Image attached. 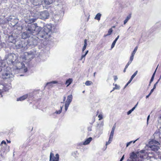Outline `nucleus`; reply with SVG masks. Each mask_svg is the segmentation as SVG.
I'll return each mask as SVG.
<instances>
[{"label":"nucleus","mask_w":161,"mask_h":161,"mask_svg":"<svg viewBox=\"0 0 161 161\" xmlns=\"http://www.w3.org/2000/svg\"><path fill=\"white\" fill-rule=\"evenodd\" d=\"M128 85V84L127 83L126 84V85L125 86L124 88H125Z\"/></svg>","instance_id":"338daca9"},{"label":"nucleus","mask_w":161,"mask_h":161,"mask_svg":"<svg viewBox=\"0 0 161 161\" xmlns=\"http://www.w3.org/2000/svg\"><path fill=\"white\" fill-rule=\"evenodd\" d=\"M114 80L115 81H116L118 79V77H117V76H114Z\"/></svg>","instance_id":"37998d69"},{"label":"nucleus","mask_w":161,"mask_h":161,"mask_svg":"<svg viewBox=\"0 0 161 161\" xmlns=\"http://www.w3.org/2000/svg\"><path fill=\"white\" fill-rule=\"evenodd\" d=\"M59 18V15H57L55 16V18L54 19L55 22H57L58 21V18Z\"/></svg>","instance_id":"2f4dec72"},{"label":"nucleus","mask_w":161,"mask_h":161,"mask_svg":"<svg viewBox=\"0 0 161 161\" xmlns=\"http://www.w3.org/2000/svg\"><path fill=\"white\" fill-rule=\"evenodd\" d=\"M69 105V104H66L65 103V104L64 107H65V111H66L68 109V108Z\"/></svg>","instance_id":"c9c22d12"},{"label":"nucleus","mask_w":161,"mask_h":161,"mask_svg":"<svg viewBox=\"0 0 161 161\" xmlns=\"http://www.w3.org/2000/svg\"><path fill=\"white\" fill-rule=\"evenodd\" d=\"M138 139H136V140H135V141H130V142H128L126 144V147H128V146H129L132 142L133 143H135L136 142V141H137Z\"/></svg>","instance_id":"c756f323"},{"label":"nucleus","mask_w":161,"mask_h":161,"mask_svg":"<svg viewBox=\"0 0 161 161\" xmlns=\"http://www.w3.org/2000/svg\"><path fill=\"white\" fill-rule=\"evenodd\" d=\"M13 76L12 74L8 73V72L4 73L3 74V78L7 79L10 78V77H12Z\"/></svg>","instance_id":"4468645a"},{"label":"nucleus","mask_w":161,"mask_h":161,"mask_svg":"<svg viewBox=\"0 0 161 161\" xmlns=\"http://www.w3.org/2000/svg\"><path fill=\"white\" fill-rule=\"evenodd\" d=\"M149 117H150V115H149L147 117V124H148V120L149 119Z\"/></svg>","instance_id":"49530a36"},{"label":"nucleus","mask_w":161,"mask_h":161,"mask_svg":"<svg viewBox=\"0 0 161 161\" xmlns=\"http://www.w3.org/2000/svg\"><path fill=\"white\" fill-rule=\"evenodd\" d=\"M13 65L15 66L14 68L17 69H19L25 66V64L22 62H18V59L17 60L16 63H15L14 65Z\"/></svg>","instance_id":"9b49d317"},{"label":"nucleus","mask_w":161,"mask_h":161,"mask_svg":"<svg viewBox=\"0 0 161 161\" xmlns=\"http://www.w3.org/2000/svg\"><path fill=\"white\" fill-rule=\"evenodd\" d=\"M131 14H130L128 16H127V17H126V18L125 19V20L124 21V25H125L127 22H128V21L130 19L131 17Z\"/></svg>","instance_id":"4be33fe9"},{"label":"nucleus","mask_w":161,"mask_h":161,"mask_svg":"<svg viewBox=\"0 0 161 161\" xmlns=\"http://www.w3.org/2000/svg\"><path fill=\"white\" fill-rule=\"evenodd\" d=\"M42 1V0H32L33 4L36 6L40 5Z\"/></svg>","instance_id":"dca6fc26"},{"label":"nucleus","mask_w":161,"mask_h":161,"mask_svg":"<svg viewBox=\"0 0 161 161\" xmlns=\"http://www.w3.org/2000/svg\"><path fill=\"white\" fill-rule=\"evenodd\" d=\"M27 97L28 96L27 95H25L19 98H17V101H23L26 99Z\"/></svg>","instance_id":"6ab92c4d"},{"label":"nucleus","mask_w":161,"mask_h":161,"mask_svg":"<svg viewBox=\"0 0 161 161\" xmlns=\"http://www.w3.org/2000/svg\"><path fill=\"white\" fill-rule=\"evenodd\" d=\"M3 68V67L0 66V72L2 71Z\"/></svg>","instance_id":"680f3d73"},{"label":"nucleus","mask_w":161,"mask_h":161,"mask_svg":"<svg viewBox=\"0 0 161 161\" xmlns=\"http://www.w3.org/2000/svg\"><path fill=\"white\" fill-rule=\"evenodd\" d=\"M8 21H10L12 23L13 22V21H15V23H14V24H11L12 25L14 26L18 23V20L17 19L15 18L14 17H12L11 16H10L8 19Z\"/></svg>","instance_id":"f8f14e48"},{"label":"nucleus","mask_w":161,"mask_h":161,"mask_svg":"<svg viewBox=\"0 0 161 161\" xmlns=\"http://www.w3.org/2000/svg\"><path fill=\"white\" fill-rule=\"evenodd\" d=\"M40 38L36 36H33L29 38L28 40L27 41V42H26L27 44L28 45V48H29V46H35L37 45L38 40L39 38Z\"/></svg>","instance_id":"0eeeda50"},{"label":"nucleus","mask_w":161,"mask_h":161,"mask_svg":"<svg viewBox=\"0 0 161 161\" xmlns=\"http://www.w3.org/2000/svg\"><path fill=\"white\" fill-rule=\"evenodd\" d=\"M88 50L86 52V53H85V54L86 55L88 53Z\"/></svg>","instance_id":"69168bd1"},{"label":"nucleus","mask_w":161,"mask_h":161,"mask_svg":"<svg viewBox=\"0 0 161 161\" xmlns=\"http://www.w3.org/2000/svg\"><path fill=\"white\" fill-rule=\"evenodd\" d=\"M157 68V67L155 69V71L154 72V73H153V74L152 75V77L151 78V79L150 80V83H151L153 81V80L154 78V77L155 76V75Z\"/></svg>","instance_id":"cd10ccee"},{"label":"nucleus","mask_w":161,"mask_h":161,"mask_svg":"<svg viewBox=\"0 0 161 161\" xmlns=\"http://www.w3.org/2000/svg\"><path fill=\"white\" fill-rule=\"evenodd\" d=\"M63 105L62 106L60 107V109L59 110H61V112L62 110V109H63Z\"/></svg>","instance_id":"6e6d98bb"},{"label":"nucleus","mask_w":161,"mask_h":161,"mask_svg":"<svg viewBox=\"0 0 161 161\" xmlns=\"http://www.w3.org/2000/svg\"><path fill=\"white\" fill-rule=\"evenodd\" d=\"M138 72V71L136 70L134 73V74L131 76V78H132L133 79L134 78Z\"/></svg>","instance_id":"72a5a7b5"},{"label":"nucleus","mask_w":161,"mask_h":161,"mask_svg":"<svg viewBox=\"0 0 161 161\" xmlns=\"http://www.w3.org/2000/svg\"><path fill=\"white\" fill-rule=\"evenodd\" d=\"M136 108L135 107H133L131 109V110L133 111Z\"/></svg>","instance_id":"bf43d9fd"},{"label":"nucleus","mask_w":161,"mask_h":161,"mask_svg":"<svg viewBox=\"0 0 161 161\" xmlns=\"http://www.w3.org/2000/svg\"><path fill=\"white\" fill-rule=\"evenodd\" d=\"M14 44L17 48H22L24 50H26L28 48V45L25 41H16Z\"/></svg>","instance_id":"423d86ee"},{"label":"nucleus","mask_w":161,"mask_h":161,"mask_svg":"<svg viewBox=\"0 0 161 161\" xmlns=\"http://www.w3.org/2000/svg\"><path fill=\"white\" fill-rule=\"evenodd\" d=\"M153 157V153L147 152L145 150H142L135 153L132 152L130 155V159L127 161H143V159H148Z\"/></svg>","instance_id":"f03ea898"},{"label":"nucleus","mask_w":161,"mask_h":161,"mask_svg":"<svg viewBox=\"0 0 161 161\" xmlns=\"http://www.w3.org/2000/svg\"><path fill=\"white\" fill-rule=\"evenodd\" d=\"M87 40L86 39H85L84 40V46L86 47V46H87Z\"/></svg>","instance_id":"a19ab883"},{"label":"nucleus","mask_w":161,"mask_h":161,"mask_svg":"<svg viewBox=\"0 0 161 161\" xmlns=\"http://www.w3.org/2000/svg\"><path fill=\"white\" fill-rule=\"evenodd\" d=\"M133 58H134L130 57V61L128 62L127 64L129 65V64L131 63V62L133 61Z\"/></svg>","instance_id":"f704fd0d"},{"label":"nucleus","mask_w":161,"mask_h":161,"mask_svg":"<svg viewBox=\"0 0 161 161\" xmlns=\"http://www.w3.org/2000/svg\"><path fill=\"white\" fill-rule=\"evenodd\" d=\"M1 144H6V142L4 141H3L1 143Z\"/></svg>","instance_id":"3c124183"},{"label":"nucleus","mask_w":161,"mask_h":161,"mask_svg":"<svg viewBox=\"0 0 161 161\" xmlns=\"http://www.w3.org/2000/svg\"><path fill=\"white\" fill-rule=\"evenodd\" d=\"M66 98V97L65 96H64L63 97V103H64V102Z\"/></svg>","instance_id":"09e8293b"},{"label":"nucleus","mask_w":161,"mask_h":161,"mask_svg":"<svg viewBox=\"0 0 161 161\" xmlns=\"http://www.w3.org/2000/svg\"><path fill=\"white\" fill-rule=\"evenodd\" d=\"M36 14L37 15V18L43 20L48 18L49 16V14L47 10L38 12Z\"/></svg>","instance_id":"6e6552de"},{"label":"nucleus","mask_w":161,"mask_h":161,"mask_svg":"<svg viewBox=\"0 0 161 161\" xmlns=\"http://www.w3.org/2000/svg\"><path fill=\"white\" fill-rule=\"evenodd\" d=\"M86 47L85 46L83 47V48H82V51L83 52L86 49Z\"/></svg>","instance_id":"603ef678"},{"label":"nucleus","mask_w":161,"mask_h":161,"mask_svg":"<svg viewBox=\"0 0 161 161\" xmlns=\"http://www.w3.org/2000/svg\"><path fill=\"white\" fill-rule=\"evenodd\" d=\"M55 0H44V3L43 4H45L46 5H49L52 3Z\"/></svg>","instance_id":"f3484780"},{"label":"nucleus","mask_w":161,"mask_h":161,"mask_svg":"<svg viewBox=\"0 0 161 161\" xmlns=\"http://www.w3.org/2000/svg\"><path fill=\"white\" fill-rule=\"evenodd\" d=\"M115 127H116V126H115V125H114L113 127V128H112V130L111 132V133H110V135L109 136V140H110V139H113V138L114 132V130L115 128Z\"/></svg>","instance_id":"a211bd4d"},{"label":"nucleus","mask_w":161,"mask_h":161,"mask_svg":"<svg viewBox=\"0 0 161 161\" xmlns=\"http://www.w3.org/2000/svg\"><path fill=\"white\" fill-rule=\"evenodd\" d=\"M35 19L34 18H29V21H25L29 23L26 26L25 30L31 35H37L40 38L47 39L50 36L52 33L56 32L57 28L55 26L52 24L46 25L43 27L41 31V27L37 26L36 23L31 24L35 22Z\"/></svg>","instance_id":"f257e3e1"},{"label":"nucleus","mask_w":161,"mask_h":161,"mask_svg":"<svg viewBox=\"0 0 161 161\" xmlns=\"http://www.w3.org/2000/svg\"><path fill=\"white\" fill-rule=\"evenodd\" d=\"M129 65L128 64H127L126 65L125 68L127 69L128 68V67L129 66Z\"/></svg>","instance_id":"052dcab7"},{"label":"nucleus","mask_w":161,"mask_h":161,"mask_svg":"<svg viewBox=\"0 0 161 161\" xmlns=\"http://www.w3.org/2000/svg\"><path fill=\"white\" fill-rule=\"evenodd\" d=\"M151 94L149 93V94H148V95H147V96H146V98H148V97L150 96Z\"/></svg>","instance_id":"864d4df0"},{"label":"nucleus","mask_w":161,"mask_h":161,"mask_svg":"<svg viewBox=\"0 0 161 161\" xmlns=\"http://www.w3.org/2000/svg\"><path fill=\"white\" fill-rule=\"evenodd\" d=\"M112 139H110V140L109 138L108 142H106V145L109 144L112 141Z\"/></svg>","instance_id":"4c0bfd02"},{"label":"nucleus","mask_w":161,"mask_h":161,"mask_svg":"<svg viewBox=\"0 0 161 161\" xmlns=\"http://www.w3.org/2000/svg\"><path fill=\"white\" fill-rule=\"evenodd\" d=\"M59 160V155L57 153L55 155V157L54 155L51 152L50 153L49 161H58Z\"/></svg>","instance_id":"9d476101"},{"label":"nucleus","mask_w":161,"mask_h":161,"mask_svg":"<svg viewBox=\"0 0 161 161\" xmlns=\"http://www.w3.org/2000/svg\"><path fill=\"white\" fill-rule=\"evenodd\" d=\"M5 65V64L4 62L2 60H0V66L3 67Z\"/></svg>","instance_id":"c85d7f7f"},{"label":"nucleus","mask_w":161,"mask_h":161,"mask_svg":"<svg viewBox=\"0 0 161 161\" xmlns=\"http://www.w3.org/2000/svg\"><path fill=\"white\" fill-rule=\"evenodd\" d=\"M126 69V68H125V69H124V70H123V72H125Z\"/></svg>","instance_id":"0e129e2a"},{"label":"nucleus","mask_w":161,"mask_h":161,"mask_svg":"<svg viewBox=\"0 0 161 161\" xmlns=\"http://www.w3.org/2000/svg\"><path fill=\"white\" fill-rule=\"evenodd\" d=\"M124 158V155H123V156L121 158V159H120L119 161H122L123 160Z\"/></svg>","instance_id":"de8ad7c7"},{"label":"nucleus","mask_w":161,"mask_h":161,"mask_svg":"<svg viewBox=\"0 0 161 161\" xmlns=\"http://www.w3.org/2000/svg\"><path fill=\"white\" fill-rule=\"evenodd\" d=\"M73 81L72 79L71 78H69V79L67 80L65 84H67V86H68L69 85H70L71 83Z\"/></svg>","instance_id":"5701e85b"},{"label":"nucleus","mask_w":161,"mask_h":161,"mask_svg":"<svg viewBox=\"0 0 161 161\" xmlns=\"http://www.w3.org/2000/svg\"><path fill=\"white\" fill-rule=\"evenodd\" d=\"M138 102L135 105V106H134L136 108V107H137V105H138Z\"/></svg>","instance_id":"774afa93"},{"label":"nucleus","mask_w":161,"mask_h":161,"mask_svg":"<svg viewBox=\"0 0 161 161\" xmlns=\"http://www.w3.org/2000/svg\"><path fill=\"white\" fill-rule=\"evenodd\" d=\"M133 80V79L131 77L130 78V80H129V81H130V82H131V81L132 80Z\"/></svg>","instance_id":"e2e57ef3"},{"label":"nucleus","mask_w":161,"mask_h":161,"mask_svg":"<svg viewBox=\"0 0 161 161\" xmlns=\"http://www.w3.org/2000/svg\"><path fill=\"white\" fill-rule=\"evenodd\" d=\"M73 96L72 95H70L67 97V99L65 102V103L69 105L72 101Z\"/></svg>","instance_id":"2eb2a0df"},{"label":"nucleus","mask_w":161,"mask_h":161,"mask_svg":"<svg viewBox=\"0 0 161 161\" xmlns=\"http://www.w3.org/2000/svg\"><path fill=\"white\" fill-rule=\"evenodd\" d=\"M155 89H153V88L150 91V93L151 94L153 92L154 90Z\"/></svg>","instance_id":"8fccbe9b"},{"label":"nucleus","mask_w":161,"mask_h":161,"mask_svg":"<svg viewBox=\"0 0 161 161\" xmlns=\"http://www.w3.org/2000/svg\"><path fill=\"white\" fill-rule=\"evenodd\" d=\"M5 59L7 63L9 65H14L18 59L17 55L14 53H10L5 56Z\"/></svg>","instance_id":"7ed1b4c3"},{"label":"nucleus","mask_w":161,"mask_h":161,"mask_svg":"<svg viewBox=\"0 0 161 161\" xmlns=\"http://www.w3.org/2000/svg\"><path fill=\"white\" fill-rule=\"evenodd\" d=\"M156 85L155 84H154V86H153V89H155L156 88Z\"/></svg>","instance_id":"13d9d810"},{"label":"nucleus","mask_w":161,"mask_h":161,"mask_svg":"<svg viewBox=\"0 0 161 161\" xmlns=\"http://www.w3.org/2000/svg\"><path fill=\"white\" fill-rule=\"evenodd\" d=\"M152 145L149 146V148L151 150L156 152V153L158 155V158H161V149L159 148V143L157 141H155L153 142Z\"/></svg>","instance_id":"39448f33"},{"label":"nucleus","mask_w":161,"mask_h":161,"mask_svg":"<svg viewBox=\"0 0 161 161\" xmlns=\"http://www.w3.org/2000/svg\"><path fill=\"white\" fill-rule=\"evenodd\" d=\"M113 31V30L112 29V28H111L109 29L108 31V34L106 35H104V37H106V36H109V35H110L111 34V33H112Z\"/></svg>","instance_id":"a878e982"},{"label":"nucleus","mask_w":161,"mask_h":161,"mask_svg":"<svg viewBox=\"0 0 161 161\" xmlns=\"http://www.w3.org/2000/svg\"><path fill=\"white\" fill-rule=\"evenodd\" d=\"M86 55L85 54L83 55H82L81 57V58L80 59V60H81L84 58H85Z\"/></svg>","instance_id":"a18cd8bd"},{"label":"nucleus","mask_w":161,"mask_h":161,"mask_svg":"<svg viewBox=\"0 0 161 161\" xmlns=\"http://www.w3.org/2000/svg\"><path fill=\"white\" fill-rule=\"evenodd\" d=\"M120 88V86L116 84L115 85V87H114V89L119 90V89Z\"/></svg>","instance_id":"473e14b6"},{"label":"nucleus","mask_w":161,"mask_h":161,"mask_svg":"<svg viewBox=\"0 0 161 161\" xmlns=\"http://www.w3.org/2000/svg\"><path fill=\"white\" fill-rule=\"evenodd\" d=\"M27 71V68H26L24 69V71L25 72H26Z\"/></svg>","instance_id":"5fc2aeb1"},{"label":"nucleus","mask_w":161,"mask_h":161,"mask_svg":"<svg viewBox=\"0 0 161 161\" xmlns=\"http://www.w3.org/2000/svg\"><path fill=\"white\" fill-rule=\"evenodd\" d=\"M92 126H91L88 128V130L89 131H91L92 130Z\"/></svg>","instance_id":"c03bdc74"},{"label":"nucleus","mask_w":161,"mask_h":161,"mask_svg":"<svg viewBox=\"0 0 161 161\" xmlns=\"http://www.w3.org/2000/svg\"><path fill=\"white\" fill-rule=\"evenodd\" d=\"M92 84V82L88 80L86 82L85 84L87 86H90Z\"/></svg>","instance_id":"7c9ffc66"},{"label":"nucleus","mask_w":161,"mask_h":161,"mask_svg":"<svg viewBox=\"0 0 161 161\" xmlns=\"http://www.w3.org/2000/svg\"><path fill=\"white\" fill-rule=\"evenodd\" d=\"M98 117L99 118V120H100L102 119H103V115L102 114H99L98 115Z\"/></svg>","instance_id":"ea45409f"},{"label":"nucleus","mask_w":161,"mask_h":161,"mask_svg":"<svg viewBox=\"0 0 161 161\" xmlns=\"http://www.w3.org/2000/svg\"><path fill=\"white\" fill-rule=\"evenodd\" d=\"M61 112V110H59L58 111H56L54 114H60Z\"/></svg>","instance_id":"58836bf2"},{"label":"nucleus","mask_w":161,"mask_h":161,"mask_svg":"<svg viewBox=\"0 0 161 161\" xmlns=\"http://www.w3.org/2000/svg\"><path fill=\"white\" fill-rule=\"evenodd\" d=\"M137 48H138V47L137 46L136 47H135L134 51H133V52H132V53L131 54V55L130 56L131 57L134 58V56L137 50Z\"/></svg>","instance_id":"bb28decb"},{"label":"nucleus","mask_w":161,"mask_h":161,"mask_svg":"<svg viewBox=\"0 0 161 161\" xmlns=\"http://www.w3.org/2000/svg\"><path fill=\"white\" fill-rule=\"evenodd\" d=\"M119 38V36H118L117 37L115 38V40L114 41V42H113L111 46V49H112L114 47L115 43L118 39Z\"/></svg>","instance_id":"412c9836"},{"label":"nucleus","mask_w":161,"mask_h":161,"mask_svg":"<svg viewBox=\"0 0 161 161\" xmlns=\"http://www.w3.org/2000/svg\"><path fill=\"white\" fill-rule=\"evenodd\" d=\"M92 140V138L91 137H90L87 139L83 143V144L84 145H87L90 143Z\"/></svg>","instance_id":"aec40b11"},{"label":"nucleus","mask_w":161,"mask_h":161,"mask_svg":"<svg viewBox=\"0 0 161 161\" xmlns=\"http://www.w3.org/2000/svg\"><path fill=\"white\" fill-rule=\"evenodd\" d=\"M57 83V82L56 81H52L50 82L47 83L46 84V85L52 86L53 84H55Z\"/></svg>","instance_id":"393cba45"},{"label":"nucleus","mask_w":161,"mask_h":161,"mask_svg":"<svg viewBox=\"0 0 161 161\" xmlns=\"http://www.w3.org/2000/svg\"><path fill=\"white\" fill-rule=\"evenodd\" d=\"M93 122H92V123H90V124H93L94 123V122L95 121V118H93Z\"/></svg>","instance_id":"4d7b16f0"},{"label":"nucleus","mask_w":161,"mask_h":161,"mask_svg":"<svg viewBox=\"0 0 161 161\" xmlns=\"http://www.w3.org/2000/svg\"><path fill=\"white\" fill-rule=\"evenodd\" d=\"M101 16V14L100 13H98L96 14L94 19H95L97 20H99L100 19Z\"/></svg>","instance_id":"b1692460"},{"label":"nucleus","mask_w":161,"mask_h":161,"mask_svg":"<svg viewBox=\"0 0 161 161\" xmlns=\"http://www.w3.org/2000/svg\"><path fill=\"white\" fill-rule=\"evenodd\" d=\"M18 37V35L14 32H12L10 35L8 36L7 41L8 42L13 43L14 44L16 42V39Z\"/></svg>","instance_id":"1a4fd4ad"},{"label":"nucleus","mask_w":161,"mask_h":161,"mask_svg":"<svg viewBox=\"0 0 161 161\" xmlns=\"http://www.w3.org/2000/svg\"><path fill=\"white\" fill-rule=\"evenodd\" d=\"M36 53L35 51H31L29 52H25L21 57L23 62L27 63H28L34 57Z\"/></svg>","instance_id":"20e7f679"},{"label":"nucleus","mask_w":161,"mask_h":161,"mask_svg":"<svg viewBox=\"0 0 161 161\" xmlns=\"http://www.w3.org/2000/svg\"><path fill=\"white\" fill-rule=\"evenodd\" d=\"M1 45L2 47H6L5 44L4 42H2L1 43Z\"/></svg>","instance_id":"e433bc0d"},{"label":"nucleus","mask_w":161,"mask_h":161,"mask_svg":"<svg viewBox=\"0 0 161 161\" xmlns=\"http://www.w3.org/2000/svg\"><path fill=\"white\" fill-rule=\"evenodd\" d=\"M31 35L26 31L24 32L22 34L21 37L22 38L25 39L28 37H30Z\"/></svg>","instance_id":"ddd939ff"},{"label":"nucleus","mask_w":161,"mask_h":161,"mask_svg":"<svg viewBox=\"0 0 161 161\" xmlns=\"http://www.w3.org/2000/svg\"><path fill=\"white\" fill-rule=\"evenodd\" d=\"M132 112V111L131 110V109L130 110H129L128 112H127V114L128 115H129L130 114L131 112Z\"/></svg>","instance_id":"79ce46f5"}]
</instances>
